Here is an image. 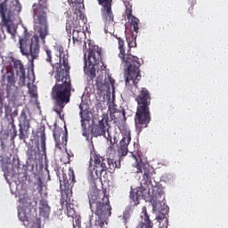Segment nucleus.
I'll list each match as a JSON object with an SVG mask.
<instances>
[{"label": "nucleus", "mask_w": 228, "mask_h": 228, "mask_svg": "<svg viewBox=\"0 0 228 228\" xmlns=\"http://www.w3.org/2000/svg\"><path fill=\"white\" fill-rule=\"evenodd\" d=\"M131 142L130 133H126L122 140L119 142V146L118 148V153L119 157H126L128 152V144Z\"/></svg>", "instance_id": "a211bd4d"}, {"label": "nucleus", "mask_w": 228, "mask_h": 228, "mask_svg": "<svg viewBox=\"0 0 228 228\" xmlns=\"http://www.w3.org/2000/svg\"><path fill=\"white\" fill-rule=\"evenodd\" d=\"M110 114L112 115L111 118H113L114 119H118L117 118V114H119L118 117L120 118H125L126 117V112L124 110V109H122L121 110H114L113 111L110 110Z\"/></svg>", "instance_id": "bb28decb"}, {"label": "nucleus", "mask_w": 228, "mask_h": 228, "mask_svg": "<svg viewBox=\"0 0 228 228\" xmlns=\"http://www.w3.org/2000/svg\"><path fill=\"white\" fill-rule=\"evenodd\" d=\"M53 138L55 141L56 149H59L60 151H61V148L67 144V141H68L67 132L65 134L63 133L61 141L60 140V132L58 131L53 132Z\"/></svg>", "instance_id": "4be33fe9"}, {"label": "nucleus", "mask_w": 228, "mask_h": 228, "mask_svg": "<svg viewBox=\"0 0 228 228\" xmlns=\"http://www.w3.org/2000/svg\"><path fill=\"white\" fill-rule=\"evenodd\" d=\"M71 175H72V179L69 178V181H71V183H74L75 182V175H74V172L73 170L70 172Z\"/></svg>", "instance_id": "58836bf2"}, {"label": "nucleus", "mask_w": 228, "mask_h": 228, "mask_svg": "<svg viewBox=\"0 0 228 228\" xmlns=\"http://www.w3.org/2000/svg\"><path fill=\"white\" fill-rule=\"evenodd\" d=\"M106 88H107V86L105 84H102V83L97 84V89L100 90V92H105Z\"/></svg>", "instance_id": "72a5a7b5"}, {"label": "nucleus", "mask_w": 228, "mask_h": 228, "mask_svg": "<svg viewBox=\"0 0 228 228\" xmlns=\"http://www.w3.org/2000/svg\"><path fill=\"white\" fill-rule=\"evenodd\" d=\"M37 190L38 191V192H39L40 194H43V191H44V183L42 182V180H38V184H37Z\"/></svg>", "instance_id": "473e14b6"}, {"label": "nucleus", "mask_w": 228, "mask_h": 228, "mask_svg": "<svg viewBox=\"0 0 228 228\" xmlns=\"http://www.w3.org/2000/svg\"><path fill=\"white\" fill-rule=\"evenodd\" d=\"M141 217L144 219V223L141 222L138 228H153V223L150 220L146 207L142 208Z\"/></svg>", "instance_id": "412c9836"}, {"label": "nucleus", "mask_w": 228, "mask_h": 228, "mask_svg": "<svg viewBox=\"0 0 228 228\" xmlns=\"http://www.w3.org/2000/svg\"><path fill=\"white\" fill-rule=\"evenodd\" d=\"M37 151H40L39 144L37 145Z\"/></svg>", "instance_id": "ea45409f"}, {"label": "nucleus", "mask_w": 228, "mask_h": 228, "mask_svg": "<svg viewBox=\"0 0 228 228\" xmlns=\"http://www.w3.org/2000/svg\"><path fill=\"white\" fill-rule=\"evenodd\" d=\"M78 0H68V3L69 4V5L71 7H74L75 6V4L77 3Z\"/></svg>", "instance_id": "c9c22d12"}, {"label": "nucleus", "mask_w": 228, "mask_h": 228, "mask_svg": "<svg viewBox=\"0 0 228 228\" xmlns=\"http://www.w3.org/2000/svg\"><path fill=\"white\" fill-rule=\"evenodd\" d=\"M107 133H108L107 136H106V134H104L103 136L107 139V141L110 142V143L111 145H114L115 143H117V142H118V141L117 140V137L112 138V136H111L110 134L109 129H107Z\"/></svg>", "instance_id": "7c9ffc66"}, {"label": "nucleus", "mask_w": 228, "mask_h": 228, "mask_svg": "<svg viewBox=\"0 0 228 228\" xmlns=\"http://www.w3.org/2000/svg\"><path fill=\"white\" fill-rule=\"evenodd\" d=\"M12 62L17 73L22 74L26 72V69H24V66L20 61L13 59Z\"/></svg>", "instance_id": "393cba45"}, {"label": "nucleus", "mask_w": 228, "mask_h": 228, "mask_svg": "<svg viewBox=\"0 0 228 228\" xmlns=\"http://www.w3.org/2000/svg\"><path fill=\"white\" fill-rule=\"evenodd\" d=\"M110 118L108 114H103L102 119L99 120L98 125H96L93 130L92 134L94 137L105 135L107 132V126H109Z\"/></svg>", "instance_id": "dca6fc26"}, {"label": "nucleus", "mask_w": 228, "mask_h": 228, "mask_svg": "<svg viewBox=\"0 0 228 228\" xmlns=\"http://www.w3.org/2000/svg\"><path fill=\"white\" fill-rule=\"evenodd\" d=\"M93 167H89V174L93 179L91 190H89V208L99 219L109 218L112 215V207L107 191L98 189L97 183H102V175H107V171L114 173L116 168H120V160L108 159L99 153L93 154Z\"/></svg>", "instance_id": "f257e3e1"}, {"label": "nucleus", "mask_w": 228, "mask_h": 228, "mask_svg": "<svg viewBox=\"0 0 228 228\" xmlns=\"http://www.w3.org/2000/svg\"><path fill=\"white\" fill-rule=\"evenodd\" d=\"M119 56L127 66V69H125L126 85L134 86L132 92L138 104L134 121L136 130L140 134L143 128L148 127L151 120L150 110L151 95L146 87L138 88L137 84L142 79L140 67L142 64L140 62L139 57H133L132 55L125 56L123 51Z\"/></svg>", "instance_id": "f03ea898"}, {"label": "nucleus", "mask_w": 228, "mask_h": 228, "mask_svg": "<svg viewBox=\"0 0 228 228\" xmlns=\"http://www.w3.org/2000/svg\"><path fill=\"white\" fill-rule=\"evenodd\" d=\"M3 108H4V103H3V101L0 100V118L3 115Z\"/></svg>", "instance_id": "e433bc0d"}, {"label": "nucleus", "mask_w": 228, "mask_h": 228, "mask_svg": "<svg viewBox=\"0 0 228 228\" xmlns=\"http://www.w3.org/2000/svg\"><path fill=\"white\" fill-rule=\"evenodd\" d=\"M130 213H131V208H126V210L123 213L124 218L128 219L130 216Z\"/></svg>", "instance_id": "f704fd0d"}, {"label": "nucleus", "mask_w": 228, "mask_h": 228, "mask_svg": "<svg viewBox=\"0 0 228 228\" xmlns=\"http://www.w3.org/2000/svg\"><path fill=\"white\" fill-rule=\"evenodd\" d=\"M66 209H67V216L68 217H73L75 215V209L73 208V205H71L70 203L66 205Z\"/></svg>", "instance_id": "c756f323"}, {"label": "nucleus", "mask_w": 228, "mask_h": 228, "mask_svg": "<svg viewBox=\"0 0 228 228\" xmlns=\"http://www.w3.org/2000/svg\"><path fill=\"white\" fill-rule=\"evenodd\" d=\"M164 195L163 189L159 187H152V196L151 197L150 202L152 206V211L155 213H158V216L156 217L157 220H165L167 218V209L162 208L161 202L159 200V199H161Z\"/></svg>", "instance_id": "423d86ee"}, {"label": "nucleus", "mask_w": 228, "mask_h": 228, "mask_svg": "<svg viewBox=\"0 0 228 228\" xmlns=\"http://www.w3.org/2000/svg\"><path fill=\"white\" fill-rule=\"evenodd\" d=\"M39 211L40 215H42L43 217H48L51 213V207L48 204V201L45 200H39Z\"/></svg>", "instance_id": "5701e85b"}, {"label": "nucleus", "mask_w": 228, "mask_h": 228, "mask_svg": "<svg viewBox=\"0 0 228 228\" xmlns=\"http://www.w3.org/2000/svg\"><path fill=\"white\" fill-rule=\"evenodd\" d=\"M37 135L40 139V152L37 151V150L33 149V147H30L28 150H27V159L29 161L37 160V159L40 155L42 157H46V155H47L45 129L40 128L37 132Z\"/></svg>", "instance_id": "6e6552de"}, {"label": "nucleus", "mask_w": 228, "mask_h": 228, "mask_svg": "<svg viewBox=\"0 0 228 228\" xmlns=\"http://www.w3.org/2000/svg\"><path fill=\"white\" fill-rule=\"evenodd\" d=\"M136 35H134L133 32H126V42L128 45V50L127 53H126V49H125V42L121 37H118V50H119V53H118V57L121 60L122 64L124 65V67L126 68L125 69H127V65L126 64V62L123 61L122 57L120 56L121 53L125 54V56L126 55H131L134 58H138L135 55H132L131 53V49L136 47Z\"/></svg>", "instance_id": "1a4fd4ad"}, {"label": "nucleus", "mask_w": 228, "mask_h": 228, "mask_svg": "<svg viewBox=\"0 0 228 228\" xmlns=\"http://www.w3.org/2000/svg\"><path fill=\"white\" fill-rule=\"evenodd\" d=\"M2 167H4V165H2Z\"/></svg>", "instance_id": "a19ab883"}, {"label": "nucleus", "mask_w": 228, "mask_h": 228, "mask_svg": "<svg viewBox=\"0 0 228 228\" xmlns=\"http://www.w3.org/2000/svg\"><path fill=\"white\" fill-rule=\"evenodd\" d=\"M110 83L111 85V87L114 88V86H115V79L110 78Z\"/></svg>", "instance_id": "4c0bfd02"}, {"label": "nucleus", "mask_w": 228, "mask_h": 228, "mask_svg": "<svg viewBox=\"0 0 228 228\" xmlns=\"http://www.w3.org/2000/svg\"><path fill=\"white\" fill-rule=\"evenodd\" d=\"M98 4L102 6V17L105 24L114 21V13L112 10L113 0H97Z\"/></svg>", "instance_id": "ddd939ff"}, {"label": "nucleus", "mask_w": 228, "mask_h": 228, "mask_svg": "<svg viewBox=\"0 0 228 228\" xmlns=\"http://www.w3.org/2000/svg\"><path fill=\"white\" fill-rule=\"evenodd\" d=\"M0 14L2 17V24L8 34L14 36L16 33V25L13 23V14L12 12L7 10V1L4 0L0 4Z\"/></svg>", "instance_id": "9d476101"}, {"label": "nucleus", "mask_w": 228, "mask_h": 228, "mask_svg": "<svg viewBox=\"0 0 228 228\" xmlns=\"http://www.w3.org/2000/svg\"><path fill=\"white\" fill-rule=\"evenodd\" d=\"M45 55H46L45 61L50 63V64H53V52H52V50L49 49V48H45Z\"/></svg>", "instance_id": "c85d7f7f"}, {"label": "nucleus", "mask_w": 228, "mask_h": 228, "mask_svg": "<svg viewBox=\"0 0 228 228\" xmlns=\"http://www.w3.org/2000/svg\"><path fill=\"white\" fill-rule=\"evenodd\" d=\"M28 110L27 108H23L21 110L20 115L18 118L19 120V127H20V139L25 141L29 134V129L31 127L30 121L31 118L28 115Z\"/></svg>", "instance_id": "9b49d317"}, {"label": "nucleus", "mask_w": 228, "mask_h": 228, "mask_svg": "<svg viewBox=\"0 0 228 228\" xmlns=\"http://www.w3.org/2000/svg\"><path fill=\"white\" fill-rule=\"evenodd\" d=\"M20 86H25L26 85V72L20 73V79H19Z\"/></svg>", "instance_id": "2f4dec72"}, {"label": "nucleus", "mask_w": 228, "mask_h": 228, "mask_svg": "<svg viewBox=\"0 0 228 228\" xmlns=\"http://www.w3.org/2000/svg\"><path fill=\"white\" fill-rule=\"evenodd\" d=\"M70 202V199H69V195L67 194V191H61V205L63 207L64 205H68Z\"/></svg>", "instance_id": "cd10ccee"}, {"label": "nucleus", "mask_w": 228, "mask_h": 228, "mask_svg": "<svg viewBox=\"0 0 228 228\" xmlns=\"http://www.w3.org/2000/svg\"><path fill=\"white\" fill-rule=\"evenodd\" d=\"M153 196V188L151 189V192L150 190L140 188L137 191H132L130 193V198L134 202V206L140 204V200L144 199L146 201H150L149 200Z\"/></svg>", "instance_id": "2eb2a0df"}, {"label": "nucleus", "mask_w": 228, "mask_h": 228, "mask_svg": "<svg viewBox=\"0 0 228 228\" xmlns=\"http://www.w3.org/2000/svg\"><path fill=\"white\" fill-rule=\"evenodd\" d=\"M66 30L69 37L73 31V42H81L82 37L86 36L84 28L79 25V20L73 19V20H68L66 23Z\"/></svg>", "instance_id": "f8f14e48"}, {"label": "nucleus", "mask_w": 228, "mask_h": 228, "mask_svg": "<svg viewBox=\"0 0 228 228\" xmlns=\"http://www.w3.org/2000/svg\"><path fill=\"white\" fill-rule=\"evenodd\" d=\"M86 107V108H85ZM80 109V118H81V125L83 129H86V122H90L91 118H90V111L86 108L85 103H81L79 105Z\"/></svg>", "instance_id": "aec40b11"}, {"label": "nucleus", "mask_w": 228, "mask_h": 228, "mask_svg": "<svg viewBox=\"0 0 228 228\" xmlns=\"http://www.w3.org/2000/svg\"><path fill=\"white\" fill-rule=\"evenodd\" d=\"M48 10V0H38L37 4H34L32 5L34 29L38 36L34 35L30 39H20V53L23 56L28 57V61L32 66L34 65V61L39 58V38L43 44H45L46 37L50 36V29L47 20Z\"/></svg>", "instance_id": "7ed1b4c3"}, {"label": "nucleus", "mask_w": 228, "mask_h": 228, "mask_svg": "<svg viewBox=\"0 0 228 228\" xmlns=\"http://www.w3.org/2000/svg\"><path fill=\"white\" fill-rule=\"evenodd\" d=\"M136 160L134 167L137 169L136 174H142L143 171V184L146 186L152 185V176L155 173L154 168L147 161H143L141 158L133 155Z\"/></svg>", "instance_id": "0eeeda50"}, {"label": "nucleus", "mask_w": 228, "mask_h": 228, "mask_svg": "<svg viewBox=\"0 0 228 228\" xmlns=\"http://www.w3.org/2000/svg\"><path fill=\"white\" fill-rule=\"evenodd\" d=\"M99 65H103L102 49L97 45L89 44V53H85V73L87 75V81L94 83L96 77V70Z\"/></svg>", "instance_id": "39448f33"}, {"label": "nucleus", "mask_w": 228, "mask_h": 228, "mask_svg": "<svg viewBox=\"0 0 228 228\" xmlns=\"http://www.w3.org/2000/svg\"><path fill=\"white\" fill-rule=\"evenodd\" d=\"M3 77L6 80L7 95H10L15 89L16 79L14 72L12 70H9Z\"/></svg>", "instance_id": "6ab92c4d"}, {"label": "nucleus", "mask_w": 228, "mask_h": 228, "mask_svg": "<svg viewBox=\"0 0 228 228\" xmlns=\"http://www.w3.org/2000/svg\"><path fill=\"white\" fill-rule=\"evenodd\" d=\"M69 55L60 53V63L52 64L55 69V85L53 86L51 96L55 101L53 111L56 112L61 119L62 110L65 105L70 102L71 96V81L69 77Z\"/></svg>", "instance_id": "20e7f679"}, {"label": "nucleus", "mask_w": 228, "mask_h": 228, "mask_svg": "<svg viewBox=\"0 0 228 228\" xmlns=\"http://www.w3.org/2000/svg\"><path fill=\"white\" fill-rule=\"evenodd\" d=\"M126 6V14L131 26L134 28V31L137 34L139 30L140 20L133 15L132 4L129 0H122Z\"/></svg>", "instance_id": "f3484780"}, {"label": "nucleus", "mask_w": 228, "mask_h": 228, "mask_svg": "<svg viewBox=\"0 0 228 228\" xmlns=\"http://www.w3.org/2000/svg\"><path fill=\"white\" fill-rule=\"evenodd\" d=\"M21 203H22V211H19V218L20 219L21 222H23V225L27 228H41L40 219L30 221L28 216L24 212V209L29 207L30 200H27V203L25 204V200H21Z\"/></svg>", "instance_id": "4468645a"}, {"label": "nucleus", "mask_w": 228, "mask_h": 228, "mask_svg": "<svg viewBox=\"0 0 228 228\" xmlns=\"http://www.w3.org/2000/svg\"><path fill=\"white\" fill-rule=\"evenodd\" d=\"M61 189L65 191H69V180L67 178V175H62V178H60Z\"/></svg>", "instance_id": "b1692460"}, {"label": "nucleus", "mask_w": 228, "mask_h": 228, "mask_svg": "<svg viewBox=\"0 0 228 228\" xmlns=\"http://www.w3.org/2000/svg\"><path fill=\"white\" fill-rule=\"evenodd\" d=\"M9 125H11V129L8 131V133L11 135L12 140H14L15 137L18 135V132H17L16 126L14 124L13 118H12V122Z\"/></svg>", "instance_id": "a878e982"}, {"label": "nucleus", "mask_w": 228, "mask_h": 228, "mask_svg": "<svg viewBox=\"0 0 228 228\" xmlns=\"http://www.w3.org/2000/svg\"><path fill=\"white\" fill-rule=\"evenodd\" d=\"M85 46H86V44L85 43Z\"/></svg>", "instance_id": "79ce46f5"}]
</instances>
